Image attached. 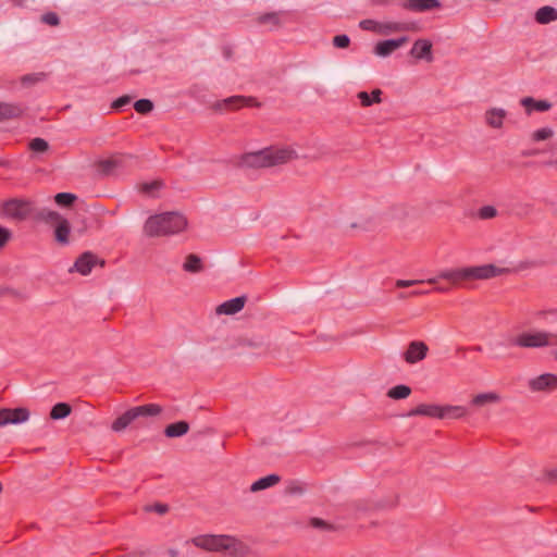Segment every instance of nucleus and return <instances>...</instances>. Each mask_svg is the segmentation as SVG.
Instances as JSON below:
<instances>
[{
	"mask_svg": "<svg viewBox=\"0 0 557 557\" xmlns=\"http://www.w3.org/2000/svg\"><path fill=\"white\" fill-rule=\"evenodd\" d=\"M187 227L184 214L171 211L149 216L143 227L147 237H163L183 232Z\"/></svg>",
	"mask_w": 557,
	"mask_h": 557,
	"instance_id": "1",
	"label": "nucleus"
},
{
	"mask_svg": "<svg viewBox=\"0 0 557 557\" xmlns=\"http://www.w3.org/2000/svg\"><path fill=\"white\" fill-rule=\"evenodd\" d=\"M509 272L510 269L508 268H500L495 264H482L445 270L438 274V278H444L457 284L462 281L490 280Z\"/></svg>",
	"mask_w": 557,
	"mask_h": 557,
	"instance_id": "2",
	"label": "nucleus"
},
{
	"mask_svg": "<svg viewBox=\"0 0 557 557\" xmlns=\"http://www.w3.org/2000/svg\"><path fill=\"white\" fill-rule=\"evenodd\" d=\"M193 544L208 552L227 550L233 556L244 555L246 546L236 537L231 535L206 534L198 535L191 540Z\"/></svg>",
	"mask_w": 557,
	"mask_h": 557,
	"instance_id": "3",
	"label": "nucleus"
},
{
	"mask_svg": "<svg viewBox=\"0 0 557 557\" xmlns=\"http://www.w3.org/2000/svg\"><path fill=\"white\" fill-rule=\"evenodd\" d=\"M36 220L53 228V238L60 245L70 243V223L59 212L44 208L36 213Z\"/></svg>",
	"mask_w": 557,
	"mask_h": 557,
	"instance_id": "4",
	"label": "nucleus"
},
{
	"mask_svg": "<svg viewBox=\"0 0 557 557\" xmlns=\"http://www.w3.org/2000/svg\"><path fill=\"white\" fill-rule=\"evenodd\" d=\"M131 156L116 153L106 160L96 163V172L100 177H110L119 175L127 165Z\"/></svg>",
	"mask_w": 557,
	"mask_h": 557,
	"instance_id": "5",
	"label": "nucleus"
},
{
	"mask_svg": "<svg viewBox=\"0 0 557 557\" xmlns=\"http://www.w3.org/2000/svg\"><path fill=\"white\" fill-rule=\"evenodd\" d=\"M522 348H540L552 345L550 333L535 332L522 333L518 335L511 343Z\"/></svg>",
	"mask_w": 557,
	"mask_h": 557,
	"instance_id": "6",
	"label": "nucleus"
},
{
	"mask_svg": "<svg viewBox=\"0 0 557 557\" xmlns=\"http://www.w3.org/2000/svg\"><path fill=\"white\" fill-rule=\"evenodd\" d=\"M106 264L104 259L98 257L91 251L83 252L72 265V272L76 271L82 275H88L96 267L103 268Z\"/></svg>",
	"mask_w": 557,
	"mask_h": 557,
	"instance_id": "7",
	"label": "nucleus"
},
{
	"mask_svg": "<svg viewBox=\"0 0 557 557\" xmlns=\"http://www.w3.org/2000/svg\"><path fill=\"white\" fill-rule=\"evenodd\" d=\"M265 158L268 159L269 168L285 164L298 158L296 150L288 147H269L265 148Z\"/></svg>",
	"mask_w": 557,
	"mask_h": 557,
	"instance_id": "8",
	"label": "nucleus"
},
{
	"mask_svg": "<svg viewBox=\"0 0 557 557\" xmlns=\"http://www.w3.org/2000/svg\"><path fill=\"white\" fill-rule=\"evenodd\" d=\"M265 158L268 159L269 168L285 164L298 158L296 150L288 147H269L265 148Z\"/></svg>",
	"mask_w": 557,
	"mask_h": 557,
	"instance_id": "9",
	"label": "nucleus"
},
{
	"mask_svg": "<svg viewBox=\"0 0 557 557\" xmlns=\"http://www.w3.org/2000/svg\"><path fill=\"white\" fill-rule=\"evenodd\" d=\"M528 387L531 392L534 393H552L557 389V374L544 373L532 377L528 382Z\"/></svg>",
	"mask_w": 557,
	"mask_h": 557,
	"instance_id": "10",
	"label": "nucleus"
},
{
	"mask_svg": "<svg viewBox=\"0 0 557 557\" xmlns=\"http://www.w3.org/2000/svg\"><path fill=\"white\" fill-rule=\"evenodd\" d=\"M5 215L24 220L30 213V201L23 199H11L3 205Z\"/></svg>",
	"mask_w": 557,
	"mask_h": 557,
	"instance_id": "11",
	"label": "nucleus"
},
{
	"mask_svg": "<svg viewBox=\"0 0 557 557\" xmlns=\"http://www.w3.org/2000/svg\"><path fill=\"white\" fill-rule=\"evenodd\" d=\"M29 419V411L26 408L20 407L15 409L2 408L0 409V426L8 424H18Z\"/></svg>",
	"mask_w": 557,
	"mask_h": 557,
	"instance_id": "12",
	"label": "nucleus"
},
{
	"mask_svg": "<svg viewBox=\"0 0 557 557\" xmlns=\"http://www.w3.org/2000/svg\"><path fill=\"white\" fill-rule=\"evenodd\" d=\"M77 197L72 194V232L83 234L88 227V211L85 208H74Z\"/></svg>",
	"mask_w": 557,
	"mask_h": 557,
	"instance_id": "13",
	"label": "nucleus"
},
{
	"mask_svg": "<svg viewBox=\"0 0 557 557\" xmlns=\"http://www.w3.org/2000/svg\"><path fill=\"white\" fill-rule=\"evenodd\" d=\"M429 351V347L424 342L413 341L408 345L407 350L404 354V359L408 363H417L423 360Z\"/></svg>",
	"mask_w": 557,
	"mask_h": 557,
	"instance_id": "14",
	"label": "nucleus"
},
{
	"mask_svg": "<svg viewBox=\"0 0 557 557\" xmlns=\"http://www.w3.org/2000/svg\"><path fill=\"white\" fill-rule=\"evenodd\" d=\"M419 26L414 22H380L377 34L389 35L396 32H417Z\"/></svg>",
	"mask_w": 557,
	"mask_h": 557,
	"instance_id": "15",
	"label": "nucleus"
},
{
	"mask_svg": "<svg viewBox=\"0 0 557 557\" xmlns=\"http://www.w3.org/2000/svg\"><path fill=\"white\" fill-rule=\"evenodd\" d=\"M265 148L255 151L248 152L242 156L239 164L245 168L250 169H262L268 166V159L265 158Z\"/></svg>",
	"mask_w": 557,
	"mask_h": 557,
	"instance_id": "16",
	"label": "nucleus"
},
{
	"mask_svg": "<svg viewBox=\"0 0 557 557\" xmlns=\"http://www.w3.org/2000/svg\"><path fill=\"white\" fill-rule=\"evenodd\" d=\"M409 40L408 37L403 36L395 39H387L379 41L374 47V53L379 57H388L391 53H393L396 49L404 46Z\"/></svg>",
	"mask_w": 557,
	"mask_h": 557,
	"instance_id": "17",
	"label": "nucleus"
},
{
	"mask_svg": "<svg viewBox=\"0 0 557 557\" xmlns=\"http://www.w3.org/2000/svg\"><path fill=\"white\" fill-rule=\"evenodd\" d=\"M425 416L429 418L443 419L442 406L435 404H420L409 410L404 417Z\"/></svg>",
	"mask_w": 557,
	"mask_h": 557,
	"instance_id": "18",
	"label": "nucleus"
},
{
	"mask_svg": "<svg viewBox=\"0 0 557 557\" xmlns=\"http://www.w3.org/2000/svg\"><path fill=\"white\" fill-rule=\"evenodd\" d=\"M410 54L418 60H425L431 62L432 55V42L429 39H418L414 41Z\"/></svg>",
	"mask_w": 557,
	"mask_h": 557,
	"instance_id": "19",
	"label": "nucleus"
},
{
	"mask_svg": "<svg viewBox=\"0 0 557 557\" xmlns=\"http://www.w3.org/2000/svg\"><path fill=\"white\" fill-rule=\"evenodd\" d=\"M401 7L413 12H425L441 8L442 3L438 0H406Z\"/></svg>",
	"mask_w": 557,
	"mask_h": 557,
	"instance_id": "20",
	"label": "nucleus"
},
{
	"mask_svg": "<svg viewBox=\"0 0 557 557\" xmlns=\"http://www.w3.org/2000/svg\"><path fill=\"white\" fill-rule=\"evenodd\" d=\"M246 301H247L246 296H238V297L232 298V299L226 300L223 304H221L216 308V312L219 314H227V315L235 314L244 308Z\"/></svg>",
	"mask_w": 557,
	"mask_h": 557,
	"instance_id": "21",
	"label": "nucleus"
},
{
	"mask_svg": "<svg viewBox=\"0 0 557 557\" xmlns=\"http://www.w3.org/2000/svg\"><path fill=\"white\" fill-rule=\"evenodd\" d=\"M521 104L525 108L528 114H530L532 110L544 112L552 108V103L549 101L536 100L532 97L521 99Z\"/></svg>",
	"mask_w": 557,
	"mask_h": 557,
	"instance_id": "22",
	"label": "nucleus"
},
{
	"mask_svg": "<svg viewBox=\"0 0 557 557\" xmlns=\"http://www.w3.org/2000/svg\"><path fill=\"white\" fill-rule=\"evenodd\" d=\"M502 397L495 392L481 393L472 397L471 405L475 407H483L490 404H498Z\"/></svg>",
	"mask_w": 557,
	"mask_h": 557,
	"instance_id": "23",
	"label": "nucleus"
},
{
	"mask_svg": "<svg viewBox=\"0 0 557 557\" xmlns=\"http://www.w3.org/2000/svg\"><path fill=\"white\" fill-rule=\"evenodd\" d=\"M135 419L139 417H154L162 412V407L158 404H148L131 408Z\"/></svg>",
	"mask_w": 557,
	"mask_h": 557,
	"instance_id": "24",
	"label": "nucleus"
},
{
	"mask_svg": "<svg viewBox=\"0 0 557 557\" xmlns=\"http://www.w3.org/2000/svg\"><path fill=\"white\" fill-rule=\"evenodd\" d=\"M557 20V10L553 7L545 5L540 8L535 13V21L539 24H548Z\"/></svg>",
	"mask_w": 557,
	"mask_h": 557,
	"instance_id": "25",
	"label": "nucleus"
},
{
	"mask_svg": "<svg viewBox=\"0 0 557 557\" xmlns=\"http://www.w3.org/2000/svg\"><path fill=\"white\" fill-rule=\"evenodd\" d=\"M506 116L504 109L493 108L485 113L486 123L494 128H499L503 125V121Z\"/></svg>",
	"mask_w": 557,
	"mask_h": 557,
	"instance_id": "26",
	"label": "nucleus"
},
{
	"mask_svg": "<svg viewBox=\"0 0 557 557\" xmlns=\"http://www.w3.org/2000/svg\"><path fill=\"white\" fill-rule=\"evenodd\" d=\"M189 430V424L186 421H178L165 426L164 435L166 437H180L185 435Z\"/></svg>",
	"mask_w": 557,
	"mask_h": 557,
	"instance_id": "27",
	"label": "nucleus"
},
{
	"mask_svg": "<svg viewBox=\"0 0 557 557\" xmlns=\"http://www.w3.org/2000/svg\"><path fill=\"white\" fill-rule=\"evenodd\" d=\"M281 481V476L277 474H269L267 476H263L256 482H253L250 486L251 492H259L262 490H265L268 487H271L275 484H277Z\"/></svg>",
	"mask_w": 557,
	"mask_h": 557,
	"instance_id": "28",
	"label": "nucleus"
},
{
	"mask_svg": "<svg viewBox=\"0 0 557 557\" xmlns=\"http://www.w3.org/2000/svg\"><path fill=\"white\" fill-rule=\"evenodd\" d=\"M134 420H136L134 413L132 409H128L113 421L111 429L114 432H121L125 430Z\"/></svg>",
	"mask_w": 557,
	"mask_h": 557,
	"instance_id": "29",
	"label": "nucleus"
},
{
	"mask_svg": "<svg viewBox=\"0 0 557 557\" xmlns=\"http://www.w3.org/2000/svg\"><path fill=\"white\" fill-rule=\"evenodd\" d=\"M23 113V109L17 104L0 102V121L17 117Z\"/></svg>",
	"mask_w": 557,
	"mask_h": 557,
	"instance_id": "30",
	"label": "nucleus"
},
{
	"mask_svg": "<svg viewBox=\"0 0 557 557\" xmlns=\"http://www.w3.org/2000/svg\"><path fill=\"white\" fill-rule=\"evenodd\" d=\"M183 269L189 273H199L203 270L202 260L199 256L195 253L187 255L185 262L183 264Z\"/></svg>",
	"mask_w": 557,
	"mask_h": 557,
	"instance_id": "31",
	"label": "nucleus"
},
{
	"mask_svg": "<svg viewBox=\"0 0 557 557\" xmlns=\"http://www.w3.org/2000/svg\"><path fill=\"white\" fill-rule=\"evenodd\" d=\"M381 95L382 90L376 88L372 90L371 96L367 91H359L357 97L362 107H370L373 103H380L382 101Z\"/></svg>",
	"mask_w": 557,
	"mask_h": 557,
	"instance_id": "32",
	"label": "nucleus"
},
{
	"mask_svg": "<svg viewBox=\"0 0 557 557\" xmlns=\"http://www.w3.org/2000/svg\"><path fill=\"white\" fill-rule=\"evenodd\" d=\"M442 410H443V419L444 418L460 419L468 414V409L463 406L446 405V406H442Z\"/></svg>",
	"mask_w": 557,
	"mask_h": 557,
	"instance_id": "33",
	"label": "nucleus"
},
{
	"mask_svg": "<svg viewBox=\"0 0 557 557\" xmlns=\"http://www.w3.org/2000/svg\"><path fill=\"white\" fill-rule=\"evenodd\" d=\"M411 394V388L408 385L399 384L387 391V397L392 399H405Z\"/></svg>",
	"mask_w": 557,
	"mask_h": 557,
	"instance_id": "34",
	"label": "nucleus"
},
{
	"mask_svg": "<svg viewBox=\"0 0 557 557\" xmlns=\"http://www.w3.org/2000/svg\"><path fill=\"white\" fill-rule=\"evenodd\" d=\"M70 414V404L59 403L50 411V418L53 420L64 419Z\"/></svg>",
	"mask_w": 557,
	"mask_h": 557,
	"instance_id": "35",
	"label": "nucleus"
},
{
	"mask_svg": "<svg viewBox=\"0 0 557 557\" xmlns=\"http://www.w3.org/2000/svg\"><path fill=\"white\" fill-rule=\"evenodd\" d=\"M28 148L35 153H44L49 149V145L44 138L36 137L29 141Z\"/></svg>",
	"mask_w": 557,
	"mask_h": 557,
	"instance_id": "36",
	"label": "nucleus"
},
{
	"mask_svg": "<svg viewBox=\"0 0 557 557\" xmlns=\"http://www.w3.org/2000/svg\"><path fill=\"white\" fill-rule=\"evenodd\" d=\"M153 102L149 99H139L134 103V109L139 114H148L153 110Z\"/></svg>",
	"mask_w": 557,
	"mask_h": 557,
	"instance_id": "37",
	"label": "nucleus"
},
{
	"mask_svg": "<svg viewBox=\"0 0 557 557\" xmlns=\"http://www.w3.org/2000/svg\"><path fill=\"white\" fill-rule=\"evenodd\" d=\"M161 181H152L148 183H143L139 185L138 190L146 195H152L154 190H158L162 187Z\"/></svg>",
	"mask_w": 557,
	"mask_h": 557,
	"instance_id": "38",
	"label": "nucleus"
},
{
	"mask_svg": "<svg viewBox=\"0 0 557 557\" xmlns=\"http://www.w3.org/2000/svg\"><path fill=\"white\" fill-rule=\"evenodd\" d=\"M260 24L271 23L274 26H280V16L276 12L264 13L258 17Z\"/></svg>",
	"mask_w": 557,
	"mask_h": 557,
	"instance_id": "39",
	"label": "nucleus"
},
{
	"mask_svg": "<svg viewBox=\"0 0 557 557\" xmlns=\"http://www.w3.org/2000/svg\"><path fill=\"white\" fill-rule=\"evenodd\" d=\"M497 215V209L494 206H483L478 211V216L482 220H490Z\"/></svg>",
	"mask_w": 557,
	"mask_h": 557,
	"instance_id": "40",
	"label": "nucleus"
},
{
	"mask_svg": "<svg viewBox=\"0 0 557 557\" xmlns=\"http://www.w3.org/2000/svg\"><path fill=\"white\" fill-rule=\"evenodd\" d=\"M537 480L545 483H557V468L543 470Z\"/></svg>",
	"mask_w": 557,
	"mask_h": 557,
	"instance_id": "41",
	"label": "nucleus"
},
{
	"mask_svg": "<svg viewBox=\"0 0 557 557\" xmlns=\"http://www.w3.org/2000/svg\"><path fill=\"white\" fill-rule=\"evenodd\" d=\"M553 134H554V132L552 128L543 127V128H540V129L533 132L532 139L534 141L546 140V139L550 138L553 136Z\"/></svg>",
	"mask_w": 557,
	"mask_h": 557,
	"instance_id": "42",
	"label": "nucleus"
},
{
	"mask_svg": "<svg viewBox=\"0 0 557 557\" xmlns=\"http://www.w3.org/2000/svg\"><path fill=\"white\" fill-rule=\"evenodd\" d=\"M310 525L315 529H321L324 531H333L335 529L334 525H332L331 523L321 518H311Z\"/></svg>",
	"mask_w": 557,
	"mask_h": 557,
	"instance_id": "43",
	"label": "nucleus"
},
{
	"mask_svg": "<svg viewBox=\"0 0 557 557\" xmlns=\"http://www.w3.org/2000/svg\"><path fill=\"white\" fill-rule=\"evenodd\" d=\"M288 495H301L305 493V487L297 481H290L285 490Z\"/></svg>",
	"mask_w": 557,
	"mask_h": 557,
	"instance_id": "44",
	"label": "nucleus"
},
{
	"mask_svg": "<svg viewBox=\"0 0 557 557\" xmlns=\"http://www.w3.org/2000/svg\"><path fill=\"white\" fill-rule=\"evenodd\" d=\"M247 100L248 99L243 96H233V97H230V98L223 100V106H225V107L234 106L235 108H239V107H243L244 104H246Z\"/></svg>",
	"mask_w": 557,
	"mask_h": 557,
	"instance_id": "45",
	"label": "nucleus"
},
{
	"mask_svg": "<svg viewBox=\"0 0 557 557\" xmlns=\"http://www.w3.org/2000/svg\"><path fill=\"white\" fill-rule=\"evenodd\" d=\"M58 206L70 208V191L59 193L54 196Z\"/></svg>",
	"mask_w": 557,
	"mask_h": 557,
	"instance_id": "46",
	"label": "nucleus"
},
{
	"mask_svg": "<svg viewBox=\"0 0 557 557\" xmlns=\"http://www.w3.org/2000/svg\"><path fill=\"white\" fill-rule=\"evenodd\" d=\"M380 25V22H376L374 20H362L360 23H359V27L361 29H364V30H370V32H374L377 34V26Z\"/></svg>",
	"mask_w": 557,
	"mask_h": 557,
	"instance_id": "47",
	"label": "nucleus"
},
{
	"mask_svg": "<svg viewBox=\"0 0 557 557\" xmlns=\"http://www.w3.org/2000/svg\"><path fill=\"white\" fill-rule=\"evenodd\" d=\"M350 44V38L347 35H337L333 38V45L336 48H347Z\"/></svg>",
	"mask_w": 557,
	"mask_h": 557,
	"instance_id": "48",
	"label": "nucleus"
},
{
	"mask_svg": "<svg viewBox=\"0 0 557 557\" xmlns=\"http://www.w3.org/2000/svg\"><path fill=\"white\" fill-rule=\"evenodd\" d=\"M41 22L50 26L59 25V16L54 12H48L41 16Z\"/></svg>",
	"mask_w": 557,
	"mask_h": 557,
	"instance_id": "49",
	"label": "nucleus"
},
{
	"mask_svg": "<svg viewBox=\"0 0 557 557\" xmlns=\"http://www.w3.org/2000/svg\"><path fill=\"white\" fill-rule=\"evenodd\" d=\"M132 101V98L131 96L128 95H124V96H121L119 97L117 99H115L113 102H112V108L115 109V110H120L122 109L124 106H127Z\"/></svg>",
	"mask_w": 557,
	"mask_h": 557,
	"instance_id": "50",
	"label": "nucleus"
},
{
	"mask_svg": "<svg viewBox=\"0 0 557 557\" xmlns=\"http://www.w3.org/2000/svg\"><path fill=\"white\" fill-rule=\"evenodd\" d=\"M11 233L8 228L0 226V249L8 243Z\"/></svg>",
	"mask_w": 557,
	"mask_h": 557,
	"instance_id": "51",
	"label": "nucleus"
},
{
	"mask_svg": "<svg viewBox=\"0 0 557 557\" xmlns=\"http://www.w3.org/2000/svg\"><path fill=\"white\" fill-rule=\"evenodd\" d=\"M418 283H420V281H416V280H397L396 281V287H398V288H406V287L413 286V285H416Z\"/></svg>",
	"mask_w": 557,
	"mask_h": 557,
	"instance_id": "52",
	"label": "nucleus"
},
{
	"mask_svg": "<svg viewBox=\"0 0 557 557\" xmlns=\"http://www.w3.org/2000/svg\"><path fill=\"white\" fill-rule=\"evenodd\" d=\"M148 510H153L158 512L159 515H164L168 512L169 507L165 504H156L152 507L147 508Z\"/></svg>",
	"mask_w": 557,
	"mask_h": 557,
	"instance_id": "53",
	"label": "nucleus"
},
{
	"mask_svg": "<svg viewBox=\"0 0 557 557\" xmlns=\"http://www.w3.org/2000/svg\"><path fill=\"white\" fill-rule=\"evenodd\" d=\"M81 407H88V405L85 403H82V401H76L75 404L72 403V407H71L72 413L78 411L81 409Z\"/></svg>",
	"mask_w": 557,
	"mask_h": 557,
	"instance_id": "54",
	"label": "nucleus"
},
{
	"mask_svg": "<svg viewBox=\"0 0 557 557\" xmlns=\"http://www.w3.org/2000/svg\"><path fill=\"white\" fill-rule=\"evenodd\" d=\"M223 54L226 59H230L232 57V49L230 47H224Z\"/></svg>",
	"mask_w": 557,
	"mask_h": 557,
	"instance_id": "55",
	"label": "nucleus"
},
{
	"mask_svg": "<svg viewBox=\"0 0 557 557\" xmlns=\"http://www.w3.org/2000/svg\"><path fill=\"white\" fill-rule=\"evenodd\" d=\"M426 293H429V292H428V290H420V289L418 290V289H417V290H412V292H410V293H409V295H410V297H411V296L424 295V294H426Z\"/></svg>",
	"mask_w": 557,
	"mask_h": 557,
	"instance_id": "56",
	"label": "nucleus"
},
{
	"mask_svg": "<svg viewBox=\"0 0 557 557\" xmlns=\"http://www.w3.org/2000/svg\"><path fill=\"white\" fill-rule=\"evenodd\" d=\"M37 78H35L34 76H30V75H26L23 77V82H35Z\"/></svg>",
	"mask_w": 557,
	"mask_h": 557,
	"instance_id": "57",
	"label": "nucleus"
},
{
	"mask_svg": "<svg viewBox=\"0 0 557 557\" xmlns=\"http://www.w3.org/2000/svg\"><path fill=\"white\" fill-rule=\"evenodd\" d=\"M550 341H552V345H557V334L550 333Z\"/></svg>",
	"mask_w": 557,
	"mask_h": 557,
	"instance_id": "58",
	"label": "nucleus"
},
{
	"mask_svg": "<svg viewBox=\"0 0 557 557\" xmlns=\"http://www.w3.org/2000/svg\"><path fill=\"white\" fill-rule=\"evenodd\" d=\"M406 297H410V295L409 294H405V293L399 294V298H406Z\"/></svg>",
	"mask_w": 557,
	"mask_h": 557,
	"instance_id": "59",
	"label": "nucleus"
},
{
	"mask_svg": "<svg viewBox=\"0 0 557 557\" xmlns=\"http://www.w3.org/2000/svg\"><path fill=\"white\" fill-rule=\"evenodd\" d=\"M436 282H437V278H430V280H428V283H430V284H434Z\"/></svg>",
	"mask_w": 557,
	"mask_h": 557,
	"instance_id": "60",
	"label": "nucleus"
},
{
	"mask_svg": "<svg viewBox=\"0 0 557 557\" xmlns=\"http://www.w3.org/2000/svg\"><path fill=\"white\" fill-rule=\"evenodd\" d=\"M553 356H554V358L557 360V350H554V351H553Z\"/></svg>",
	"mask_w": 557,
	"mask_h": 557,
	"instance_id": "61",
	"label": "nucleus"
},
{
	"mask_svg": "<svg viewBox=\"0 0 557 557\" xmlns=\"http://www.w3.org/2000/svg\"><path fill=\"white\" fill-rule=\"evenodd\" d=\"M437 290H440V292H445V290H446V288H444V287H438V288H437Z\"/></svg>",
	"mask_w": 557,
	"mask_h": 557,
	"instance_id": "62",
	"label": "nucleus"
},
{
	"mask_svg": "<svg viewBox=\"0 0 557 557\" xmlns=\"http://www.w3.org/2000/svg\"><path fill=\"white\" fill-rule=\"evenodd\" d=\"M474 349H475L476 351H480L482 348H481V346H476Z\"/></svg>",
	"mask_w": 557,
	"mask_h": 557,
	"instance_id": "63",
	"label": "nucleus"
},
{
	"mask_svg": "<svg viewBox=\"0 0 557 557\" xmlns=\"http://www.w3.org/2000/svg\"><path fill=\"white\" fill-rule=\"evenodd\" d=\"M357 226H358V225H357L356 223H352V224L350 225V227H352V228H355V227H357Z\"/></svg>",
	"mask_w": 557,
	"mask_h": 557,
	"instance_id": "64",
	"label": "nucleus"
}]
</instances>
